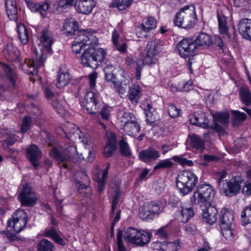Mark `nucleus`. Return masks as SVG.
<instances>
[{
  "mask_svg": "<svg viewBox=\"0 0 251 251\" xmlns=\"http://www.w3.org/2000/svg\"><path fill=\"white\" fill-rule=\"evenodd\" d=\"M123 236L127 243L143 246L150 241L151 234L146 232H141L131 227L125 229L123 232L119 230L117 235L118 251H126L123 244Z\"/></svg>",
  "mask_w": 251,
  "mask_h": 251,
  "instance_id": "f257e3e1",
  "label": "nucleus"
},
{
  "mask_svg": "<svg viewBox=\"0 0 251 251\" xmlns=\"http://www.w3.org/2000/svg\"><path fill=\"white\" fill-rule=\"evenodd\" d=\"M197 18L193 4L186 5L178 12L174 20L175 25L185 29L192 27L196 24Z\"/></svg>",
  "mask_w": 251,
  "mask_h": 251,
  "instance_id": "f03ea898",
  "label": "nucleus"
},
{
  "mask_svg": "<svg viewBox=\"0 0 251 251\" xmlns=\"http://www.w3.org/2000/svg\"><path fill=\"white\" fill-rule=\"evenodd\" d=\"M218 176L217 182L221 193H224L226 196L232 197L236 195L239 192L242 181L240 176H233L228 181L224 180V179L226 176V172L225 171L219 173Z\"/></svg>",
  "mask_w": 251,
  "mask_h": 251,
  "instance_id": "7ed1b4c3",
  "label": "nucleus"
},
{
  "mask_svg": "<svg viewBox=\"0 0 251 251\" xmlns=\"http://www.w3.org/2000/svg\"><path fill=\"white\" fill-rule=\"evenodd\" d=\"M198 181V176L192 172L183 171L177 175L176 184L179 193L185 196L191 192Z\"/></svg>",
  "mask_w": 251,
  "mask_h": 251,
  "instance_id": "20e7f679",
  "label": "nucleus"
},
{
  "mask_svg": "<svg viewBox=\"0 0 251 251\" xmlns=\"http://www.w3.org/2000/svg\"><path fill=\"white\" fill-rule=\"evenodd\" d=\"M97 45L89 46L82 53L81 60L83 66L95 69L98 66V62L104 60L106 54L105 51L101 48L96 50L94 46Z\"/></svg>",
  "mask_w": 251,
  "mask_h": 251,
  "instance_id": "39448f33",
  "label": "nucleus"
},
{
  "mask_svg": "<svg viewBox=\"0 0 251 251\" xmlns=\"http://www.w3.org/2000/svg\"><path fill=\"white\" fill-rule=\"evenodd\" d=\"M215 194L213 187L208 184H202L197 187L193 193L192 202L197 204L210 203L213 200Z\"/></svg>",
  "mask_w": 251,
  "mask_h": 251,
  "instance_id": "423d86ee",
  "label": "nucleus"
},
{
  "mask_svg": "<svg viewBox=\"0 0 251 251\" xmlns=\"http://www.w3.org/2000/svg\"><path fill=\"white\" fill-rule=\"evenodd\" d=\"M98 41L94 34L80 32L74 39L72 46V50L75 54L79 53L81 49L86 46L98 45Z\"/></svg>",
  "mask_w": 251,
  "mask_h": 251,
  "instance_id": "0eeeda50",
  "label": "nucleus"
},
{
  "mask_svg": "<svg viewBox=\"0 0 251 251\" xmlns=\"http://www.w3.org/2000/svg\"><path fill=\"white\" fill-rule=\"evenodd\" d=\"M46 59V56L41 50L40 52H37L35 50L31 59H25L22 68L25 73L34 75L37 74V69L44 65Z\"/></svg>",
  "mask_w": 251,
  "mask_h": 251,
  "instance_id": "6e6552de",
  "label": "nucleus"
},
{
  "mask_svg": "<svg viewBox=\"0 0 251 251\" xmlns=\"http://www.w3.org/2000/svg\"><path fill=\"white\" fill-rule=\"evenodd\" d=\"M27 223V215L24 210H18L7 221L8 227H11L16 233H20Z\"/></svg>",
  "mask_w": 251,
  "mask_h": 251,
  "instance_id": "1a4fd4ad",
  "label": "nucleus"
},
{
  "mask_svg": "<svg viewBox=\"0 0 251 251\" xmlns=\"http://www.w3.org/2000/svg\"><path fill=\"white\" fill-rule=\"evenodd\" d=\"M18 198L22 205L28 207L33 206L37 200L35 193L27 184L23 186Z\"/></svg>",
  "mask_w": 251,
  "mask_h": 251,
  "instance_id": "9d476101",
  "label": "nucleus"
},
{
  "mask_svg": "<svg viewBox=\"0 0 251 251\" xmlns=\"http://www.w3.org/2000/svg\"><path fill=\"white\" fill-rule=\"evenodd\" d=\"M164 207L158 202L151 201L145 205L144 210L140 213V217L147 220L153 219L156 215L161 213Z\"/></svg>",
  "mask_w": 251,
  "mask_h": 251,
  "instance_id": "9b49d317",
  "label": "nucleus"
},
{
  "mask_svg": "<svg viewBox=\"0 0 251 251\" xmlns=\"http://www.w3.org/2000/svg\"><path fill=\"white\" fill-rule=\"evenodd\" d=\"M84 105L88 113L97 114L99 109L98 94L92 91L88 92L84 98Z\"/></svg>",
  "mask_w": 251,
  "mask_h": 251,
  "instance_id": "f8f14e48",
  "label": "nucleus"
},
{
  "mask_svg": "<svg viewBox=\"0 0 251 251\" xmlns=\"http://www.w3.org/2000/svg\"><path fill=\"white\" fill-rule=\"evenodd\" d=\"M177 48L180 55L183 57L191 55L197 49L194 40L189 38L183 39L178 43Z\"/></svg>",
  "mask_w": 251,
  "mask_h": 251,
  "instance_id": "ddd939ff",
  "label": "nucleus"
},
{
  "mask_svg": "<svg viewBox=\"0 0 251 251\" xmlns=\"http://www.w3.org/2000/svg\"><path fill=\"white\" fill-rule=\"evenodd\" d=\"M75 182L79 191L82 192V189L85 188L87 194L90 192V179L83 171H77L74 175Z\"/></svg>",
  "mask_w": 251,
  "mask_h": 251,
  "instance_id": "4468645a",
  "label": "nucleus"
},
{
  "mask_svg": "<svg viewBox=\"0 0 251 251\" xmlns=\"http://www.w3.org/2000/svg\"><path fill=\"white\" fill-rule=\"evenodd\" d=\"M26 156L33 167L36 169L39 166V160L42 157V151L34 144L29 146L26 149Z\"/></svg>",
  "mask_w": 251,
  "mask_h": 251,
  "instance_id": "2eb2a0df",
  "label": "nucleus"
},
{
  "mask_svg": "<svg viewBox=\"0 0 251 251\" xmlns=\"http://www.w3.org/2000/svg\"><path fill=\"white\" fill-rule=\"evenodd\" d=\"M63 131L69 138L71 140H79L83 143L84 134L80 130L78 127L72 123H68L66 124Z\"/></svg>",
  "mask_w": 251,
  "mask_h": 251,
  "instance_id": "dca6fc26",
  "label": "nucleus"
},
{
  "mask_svg": "<svg viewBox=\"0 0 251 251\" xmlns=\"http://www.w3.org/2000/svg\"><path fill=\"white\" fill-rule=\"evenodd\" d=\"M95 6L93 0H76L75 4L76 11L85 15L90 14Z\"/></svg>",
  "mask_w": 251,
  "mask_h": 251,
  "instance_id": "f3484780",
  "label": "nucleus"
},
{
  "mask_svg": "<svg viewBox=\"0 0 251 251\" xmlns=\"http://www.w3.org/2000/svg\"><path fill=\"white\" fill-rule=\"evenodd\" d=\"M156 26V22L153 17H149L145 24L138 26L137 28V33H139L138 36L140 38H147L150 36L148 32Z\"/></svg>",
  "mask_w": 251,
  "mask_h": 251,
  "instance_id": "a211bd4d",
  "label": "nucleus"
},
{
  "mask_svg": "<svg viewBox=\"0 0 251 251\" xmlns=\"http://www.w3.org/2000/svg\"><path fill=\"white\" fill-rule=\"evenodd\" d=\"M71 77L70 73L64 66H62L58 72L56 86L62 88L70 83Z\"/></svg>",
  "mask_w": 251,
  "mask_h": 251,
  "instance_id": "6ab92c4d",
  "label": "nucleus"
},
{
  "mask_svg": "<svg viewBox=\"0 0 251 251\" xmlns=\"http://www.w3.org/2000/svg\"><path fill=\"white\" fill-rule=\"evenodd\" d=\"M1 67L3 71V74L0 75L1 78L3 80L8 79L11 85L13 87L15 86L17 79V75L15 69L12 67L4 64H1Z\"/></svg>",
  "mask_w": 251,
  "mask_h": 251,
  "instance_id": "aec40b11",
  "label": "nucleus"
},
{
  "mask_svg": "<svg viewBox=\"0 0 251 251\" xmlns=\"http://www.w3.org/2000/svg\"><path fill=\"white\" fill-rule=\"evenodd\" d=\"M202 211L201 215L203 220L206 223L211 225L216 222L218 210L215 207L209 205Z\"/></svg>",
  "mask_w": 251,
  "mask_h": 251,
  "instance_id": "412c9836",
  "label": "nucleus"
},
{
  "mask_svg": "<svg viewBox=\"0 0 251 251\" xmlns=\"http://www.w3.org/2000/svg\"><path fill=\"white\" fill-rule=\"evenodd\" d=\"M76 149L75 147L70 146L64 150L63 152V156H62L61 161L62 162H68V163H64L63 164V167L65 168H68L71 164V161L73 160L77 154Z\"/></svg>",
  "mask_w": 251,
  "mask_h": 251,
  "instance_id": "4be33fe9",
  "label": "nucleus"
},
{
  "mask_svg": "<svg viewBox=\"0 0 251 251\" xmlns=\"http://www.w3.org/2000/svg\"><path fill=\"white\" fill-rule=\"evenodd\" d=\"M5 57L10 61L19 62L20 59V51L16 47L8 44L4 49Z\"/></svg>",
  "mask_w": 251,
  "mask_h": 251,
  "instance_id": "5701e85b",
  "label": "nucleus"
},
{
  "mask_svg": "<svg viewBox=\"0 0 251 251\" xmlns=\"http://www.w3.org/2000/svg\"><path fill=\"white\" fill-rule=\"evenodd\" d=\"M160 156L158 151L152 148L142 151L139 154L140 160L145 162H149L156 160Z\"/></svg>",
  "mask_w": 251,
  "mask_h": 251,
  "instance_id": "b1692460",
  "label": "nucleus"
},
{
  "mask_svg": "<svg viewBox=\"0 0 251 251\" xmlns=\"http://www.w3.org/2000/svg\"><path fill=\"white\" fill-rule=\"evenodd\" d=\"M234 219L232 212L226 208L221 210L219 217L221 227L231 226Z\"/></svg>",
  "mask_w": 251,
  "mask_h": 251,
  "instance_id": "393cba45",
  "label": "nucleus"
},
{
  "mask_svg": "<svg viewBox=\"0 0 251 251\" xmlns=\"http://www.w3.org/2000/svg\"><path fill=\"white\" fill-rule=\"evenodd\" d=\"M117 149L116 138L115 135L110 133L108 135L107 144L104 148L103 155L105 157L111 156Z\"/></svg>",
  "mask_w": 251,
  "mask_h": 251,
  "instance_id": "a878e982",
  "label": "nucleus"
},
{
  "mask_svg": "<svg viewBox=\"0 0 251 251\" xmlns=\"http://www.w3.org/2000/svg\"><path fill=\"white\" fill-rule=\"evenodd\" d=\"M26 3L31 11L39 13L43 17L46 16L50 6V4L47 1L39 4L28 1H26Z\"/></svg>",
  "mask_w": 251,
  "mask_h": 251,
  "instance_id": "bb28decb",
  "label": "nucleus"
},
{
  "mask_svg": "<svg viewBox=\"0 0 251 251\" xmlns=\"http://www.w3.org/2000/svg\"><path fill=\"white\" fill-rule=\"evenodd\" d=\"M197 49H206L210 47L213 43L210 35L205 33H201L194 40Z\"/></svg>",
  "mask_w": 251,
  "mask_h": 251,
  "instance_id": "cd10ccee",
  "label": "nucleus"
},
{
  "mask_svg": "<svg viewBox=\"0 0 251 251\" xmlns=\"http://www.w3.org/2000/svg\"><path fill=\"white\" fill-rule=\"evenodd\" d=\"M5 6L8 17L10 20L18 19V9L15 0H5Z\"/></svg>",
  "mask_w": 251,
  "mask_h": 251,
  "instance_id": "c85d7f7f",
  "label": "nucleus"
},
{
  "mask_svg": "<svg viewBox=\"0 0 251 251\" xmlns=\"http://www.w3.org/2000/svg\"><path fill=\"white\" fill-rule=\"evenodd\" d=\"M124 131L127 134L131 136H134L137 135L140 130V126L136 121V119L135 118L134 120L130 121L127 124L124 125L121 127Z\"/></svg>",
  "mask_w": 251,
  "mask_h": 251,
  "instance_id": "c756f323",
  "label": "nucleus"
},
{
  "mask_svg": "<svg viewBox=\"0 0 251 251\" xmlns=\"http://www.w3.org/2000/svg\"><path fill=\"white\" fill-rule=\"evenodd\" d=\"M135 117L127 110L122 108L119 110L117 114V119L121 123V126L122 127L124 125L127 124L130 121L134 120Z\"/></svg>",
  "mask_w": 251,
  "mask_h": 251,
  "instance_id": "7c9ffc66",
  "label": "nucleus"
},
{
  "mask_svg": "<svg viewBox=\"0 0 251 251\" xmlns=\"http://www.w3.org/2000/svg\"><path fill=\"white\" fill-rule=\"evenodd\" d=\"M162 50V44L159 40L155 39L150 41L147 45L145 50L148 51L149 53L155 54L157 55Z\"/></svg>",
  "mask_w": 251,
  "mask_h": 251,
  "instance_id": "2f4dec72",
  "label": "nucleus"
},
{
  "mask_svg": "<svg viewBox=\"0 0 251 251\" xmlns=\"http://www.w3.org/2000/svg\"><path fill=\"white\" fill-rule=\"evenodd\" d=\"M219 28L220 33L222 34H226L227 38L230 39L231 37L227 33L228 28L227 27V17L223 13L218 12L217 14Z\"/></svg>",
  "mask_w": 251,
  "mask_h": 251,
  "instance_id": "473e14b6",
  "label": "nucleus"
},
{
  "mask_svg": "<svg viewBox=\"0 0 251 251\" xmlns=\"http://www.w3.org/2000/svg\"><path fill=\"white\" fill-rule=\"evenodd\" d=\"M190 145L191 148L199 152L202 151L204 149V143L201 138L196 134L190 136Z\"/></svg>",
  "mask_w": 251,
  "mask_h": 251,
  "instance_id": "72a5a7b5",
  "label": "nucleus"
},
{
  "mask_svg": "<svg viewBox=\"0 0 251 251\" xmlns=\"http://www.w3.org/2000/svg\"><path fill=\"white\" fill-rule=\"evenodd\" d=\"M41 33V41L43 43L45 50L48 52H50L51 50V46L53 43L50 33L46 29H43Z\"/></svg>",
  "mask_w": 251,
  "mask_h": 251,
  "instance_id": "f704fd0d",
  "label": "nucleus"
},
{
  "mask_svg": "<svg viewBox=\"0 0 251 251\" xmlns=\"http://www.w3.org/2000/svg\"><path fill=\"white\" fill-rule=\"evenodd\" d=\"M17 31L21 42L23 44H26L28 42L29 37L27 29L25 25L21 23L17 24Z\"/></svg>",
  "mask_w": 251,
  "mask_h": 251,
  "instance_id": "c9c22d12",
  "label": "nucleus"
},
{
  "mask_svg": "<svg viewBox=\"0 0 251 251\" xmlns=\"http://www.w3.org/2000/svg\"><path fill=\"white\" fill-rule=\"evenodd\" d=\"M44 235L46 237L51 238L56 243L61 246H64L66 244L64 240L60 237L54 228L46 229L44 231Z\"/></svg>",
  "mask_w": 251,
  "mask_h": 251,
  "instance_id": "e433bc0d",
  "label": "nucleus"
},
{
  "mask_svg": "<svg viewBox=\"0 0 251 251\" xmlns=\"http://www.w3.org/2000/svg\"><path fill=\"white\" fill-rule=\"evenodd\" d=\"M119 34L116 30H114L112 34V41L113 45L116 49L121 52H125L126 50V44L122 41L119 40Z\"/></svg>",
  "mask_w": 251,
  "mask_h": 251,
  "instance_id": "4c0bfd02",
  "label": "nucleus"
},
{
  "mask_svg": "<svg viewBox=\"0 0 251 251\" xmlns=\"http://www.w3.org/2000/svg\"><path fill=\"white\" fill-rule=\"evenodd\" d=\"M64 29L69 34H74L78 28V23L74 19H69L65 21Z\"/></svg>",
  "mask_w": 251,
  "mask_h": 251,
  "instance_id": "58836bf2",
  "label": "nucleus"
},
{
  "mask_svg": "<svg viewBox=\"0 0 251 251\" xmlns=\"http://www.w3.org/2000/svg\"><path fill=\"white\" fill-rule=\"evenodd\" d=\"M239 95L242 101L246 105H251V92L248 87H242L240 88Z\"/></svg>",
  "mask_w": 251,
  "mask_h": 251,
  "instance_id": "ea45409f",
  "label": "nucleus"
},
{
  "mask_svg": "<svg viewBox=\"0 0 251 251\" xmlns=\"http://www.w3.org/2000/svg\"><path fill=\"white\" fill-rule=\"evenodd\" d=\"M141 96V89L138 85H134L129 89L128 98L132 103H137Z\"/></svg>",
  "mask_w": 251,
  "mask_h": 251,
  "instance_id": "a19ab883",
  "label": "nucleus"
},
{
  "mask_svg": "<svg viewBox=\"0 0 251 251\" xmlns=\"http://www.w3.org/2000/svg\"><path fill=\"white\" fill-rule=\"evenodd\" d=\"M115 70V67L112 64L107 65L104 68L105 78L107 81L116 82V76L114 73Z\"/></svg>",
  "mask_w": 251,
  "mask_h": 251,
  "instance_id": "79ce46f5",
  "label": "nucleus"
},
{
  "mask_svg": "<svg viewBox=\"0 0 251 251\" xmlns=\"http://www.w3.org/2000/svg\"><path fill=\"white\" fill-rule=\"evenodd\" d=\"M179 211L181 216V221L182 223L187 222L189 219L193 217L194 215V210L192 207L182 206L180 207Z\"/></svg>",
  "mask_w": 251,
  "mask_h": 251,
  "instance_id": "37998d69",
  "label": "nucleus"
},
{
  "mask_svg": "<svg viewBox=\"0 0 251 251\" xmlns=\"http://www.w3.org/2000/svg\"><path fill=\"white\" fill-rule=\"evenodd\" d=\"M157 56L155 54H151L149 53L148 51L145 50L143 54V60L141 61V63H143V65L147 64L149 66H152L157 61Z\"/></svg>",
  "mask_w": 251,
  "mask_h": 251,
  "instance_id": "c03bdc74",
  "label": "nucleus"
},
{
  "mask_svg": "<svg viewBox=\"0 0 251 251\" xmlns=\"http://www.w3.org/2000/svg\"><path fill=\"white\" fill-rule=\"evenodd\" d=\"M54 246L47 239L42 240L37 245L38 251H53Z\"/></svg>",
  "mask_w": 251,
  "mask_h": 251,
  "instance_id": "a18cd8bd",
  "label": "nucleus"
},
{
  "mask_svg": "<svg viewBox=\"0 0 251 251\" xmlns=\"http://www.w3.org/2000/svg\"><path fill=\"white\" fill-rule=\"evenodd\" d=\"M241 217L242 225H245L251 223V204L245 208Z\"/></svg>",
  "mask_w": 251,
  "mask_h": 251,
  "instance_id": "49530a36",
  "label": "nucleus"
},
{
  "mask_svg": "<svg viewBox=\"0 0 251 251\" xmlns=\"http://www.w3.org/2000/svg\"><path fill=\"white\" fill-rule=\"evenodd\" d=\"M162 249L163 251H177L181 248V244L179 241L175 242H164V245Z\"/></svg>",
  "mask_w": 251,
  "mask_h": 251,
  "instance_id": "de8ad7c7",
  "label": "nucleus"
},
{
  "mask_svg": "<svg viewBox=\"0 0 251 251\" xmlns=\"http://www.w3.org/2000/svg\"><path fill=\"white\" fill-rule=\"evenodd\" d=\"M132 0H114L113 6L117 7L120 10H123L129 7Z\"/></svg>",
  "mask_w": 251,
  "mask_h": 251,
  "instance_id": "09e8293b",
  "label": "nucleus"
},
{
  "mask_svg": "<svg viewBox=\"0 0 251 251\" xmlns=\"http://www.w3.org/2000/svg\"><path fill=\"white\" fill-rule=\"evenodd\" d=\"M119 146L120 152L122 155L126 156H129L131 155V151L126 142L122 140L120 141Z\"/></svg>",
  "mask_w": 251,
  "mask_h": 251,
  "instance_id": "8fccbe9b",
  "label": "nucleus"
},
{
  "mask_svg": "<svg viewBox=\"0 0 251 251\" xmlns=\"http://www.w3.org/2000/svg\"><path fill=\"white\" fill-rule=\"evenodd\" d=\"M222 234L224 237L227 240H231L234 237V232L232 230L231 226L226 227H221Z\"/></svg>",
  "mask_w": 251,
  "mask_h": 251,
  "instance_id": "3c124183",
  "label": "nucleus"
},
{
  "mask_svg": "<svg viewBox=\"0 0 251 251\" xmlns=\"http://www.w3.org/2000/svg\"><path fill=\"white\" fill-rule=\"evenodd\" d=\"M173 162L169 159L160 160L153 168L154 170L160 169L169 168L173 166Z\"/></svg>",
  "mask_w": 251,
  "mask_h": 251,
  "instance_id": "603ef678",
  "label": "nucleus"
},
{
  "mask_svg": "<svg viewBox=\"0 0 251 251\" xmlns=\"http://www.w3.org/2000/svg\"><path fill=\"white\" fill-rule=\"evenodd\" d=\"M198 119V126H201L203 128H207L208 127L207 124V119L206 118L205 114L202 112L198 113L197 115Z\"/></svg>",
  "mask_w": 251,
  "mask_h": 251,
  "instance_id": "864d4df0",
  "label": "nucleus"
},
{
  "mask_svg": "<svg viewBox=\"0 0 251 251\" xmlns=\"http://www.w3.org/2000/svg\"><path fill=\"white\" fill-rule=\"evenodd\" d=\"M168 112L172 118H176L180 116L181 110L174 104H170L168 107Z\"/></svg>",
  "mask_w": 251,
  "mask_h": 251,
  "instance_id": "5fc2aeb1",
  "label": "nucleus"
},
{
  "mask_svg": "<svg viewBox=\"0 0 251 251\" xmlns=\"http://www.w3.org/2000/svg\"><path fill=\"white\" fill-rule=\"evenodd\" d=\"M153 231L154 234L159 238L166 239L168 237V230L167 226L161 227L156 230H154Z\"/></svg>",
  "mask_w": 251,
  "mask_h": 251,
  "instance_id": "6e6d98bb",
  "label": "nucleus"
},
{
  "mask_svg": "<svg viewBox=\"0 0 251 251\" xmlns=\"http://www.w3.org/2000/svg\"><path fill=\"white\" fill-rule=\"evenodd\" d=\"M31 124V118L28 116H25L23 119V124L21 127V132H26L29 129Z\"/></svg>",
  "mask_w": 251,
  "mask_h": 251,
  "instance_id": "4d7b16f0",
  "label": "nucleus"
},
{
  "mask_svg": "<svg viewBox=\"0 0 251 251\" xmlns=\"http://www.w3.org/2000/svg\"><path fill=\"white\" fill-rule=\"evenodd\" d=\"M229 114L226 113H219L217 116V119L219 122L223 125H227L229 123Z\"/></svg>",
  "mask_w": 251,
  "mask_h": 251,
  "instance_id": "13d9d810",
  "label": "nucleus"
},
{
  "mask_svg": "<svg viewBox=\"0 0 251 251\" xmlns=\"http://www.w3.org/2000/svg\"><path fill=\"white\" fill-rule=\"evenodd\" d=\"M180 91L188 92L192 88V81L188 80L186 82H180L178 85Z\"/></svg>",
  "mask_w": 251,
  "mask_h": 251,
  "instance_id": "bf43d9fd",
  "label": "nucleus"
},
{
  "mask_svg": "<svg viewBox=\"0 0 251 251\" xmlns=\"http://www.w3.org/2000/svg\"><path fill=\"white\" fill-rule=\"evenodd\" d=\"M0 233L3 235V237L8 240L10 242L17 241L19 240L18 236L11 233L8 230L1 231Z\"/></svg>",
  "mask_w": 251,
  "mask_h": 251,
  "instance_id": "052dcab7",
  "label": "nucleus"
},
{
  "mask_svg": "<svg viewBox=\"0 0 251 251\" xmlns=\"http://www.w3.org/2000/svg\"><path fill=\"white\" fill-rule=\"evenodd\" d=\"M0 233L3 235V237L8 240L10 242L17 241L19 240L18 236L11 233L8 230L1 231Z\"/></svg>",
  "mask_w": 251,
  "mask_h": 251,
  "instance_id": "680f3d73",
  "label": "nucleus"
},
{
  "mask_svg": "<svg viewBox=\"0 0 251 251\" xmlns=\"http://www.w3.org/2000/svg\"><path fill=\"white\" fill-rule=\"evenodd\" d=\"M232 113L233 116V120L238 122L245 120L247 117L246 114L239 111H232Z\"/></svg>",
  "mask_w": 251,
  "mask_h": 251,
  "instance_id": "e2e57ef3",
  "label": "nucleus"
},
{
  "mask_svg": "<svg viewBox=\"0 0 251 251\" xmlns=\"http://www.w3.org/2000/svg\"><path fill=\"white\" fill-rule=\"evenodd\" d=\"M17 139L15 135H11L2 141V146L4 147H8L12 146L16 141Z\"/></svg>",
  "mask_w": 251,
  "mask_h": 251,
  "instance_id": "0e129e2a",
  "label": "nucleus"
},
{
  "mask_svg": "<svg viewBox=\"0 0 251 251\" xmlns=\"http://www.w3.org/2000/svg\"><path fill=\"white\" fill-rule=\"evenodd\" d=\"M176 160L182 166H192L194 163L192 161L188 160L185 158L177 156Z\"/></svg>",
  "mask_w": 251,
  "mask_h": 251,
  "instance_id": "69168bd1",
  "label": "nucleus"
},
{
  "mask_svg": "<svg viewBox=\"0 0 251 251\" xmlns=\"http://www.w3.org/2000/svg\"><path fill=\"white\" fill-rule=\"evenodd\" d=\"M97 77L96 73H91L89 75V85L91 89L94 88L96 85V80Z\"/></svg>",
  "mask_w": 251,
  "mask_h": 251,
  "instance_id": "338daca9",
  "label": "nucleus"
},
{
  "mask_svg": "<svg viewBox=\"0 0 251 251\" xmlns=\"http://www.w3.org/2000/svg\"><path fill=\"white\" fill-rule=\"evenodd\" d=\"M100 114L102 119L107 120L109 116V108L106 106L103 107L100 111Z\"/></svg>",
  "mask_w": 251,
  "mask_h": 251,
  "instance_id": "774afa93",
  "label": "nucleus"
}]
</instances>
